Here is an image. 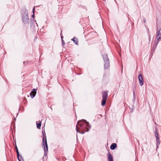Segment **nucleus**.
<instances>
[{"instance_id":"nucleus-1","label":"nucleus","mask_w":161,"mask_h":161,"mask_svg":"<svg viewBox=\"0 0 161 161\" xmlns=\"http://www.w3.org/2000/svg\"><path fill=\"white\" fill-rule=\"evenodd\" d=\"M91 126L89 123L86 120L83 119L77 122L76 126V130L77 132L81 134H84L85 132H88Z\"/></svg>"},{"instance_id":"nucleus-2","label":"nucleus","mask_w":161,"mask_h":161,"mask_svg":"<svg viewBox=\"0 0 161 161\" xmlns=\"http://www.w3.org/2000/svg\"><path fill=\"white\" fill-rule=\"evenodd\" d=\"M22 21L25 24H28L29 22V19L28 15V11L25 10L22 13Z\"/></svg>"},{"instance_id":"nucleus-3","label":"nucleus","mask_w":161,"mask_h":161,"mask_svg":"<svg viewBox=\"0 0 161 161\" xmlns=\"http://www.w3.org/2000/svg\"><path fill=\"white\" fill-rule=\"evenodd\" d=\"M156 36L157 39L158 40L161 39V28H159L158 25L157 26Z\"/></svg>"},{"instance_id":"nucleus-4","label":"nucleus","mask_w":161,"mask_h":161,"mask_svg":"<svg viewBox=\"0 0 161 161\" xmlns=\"http://www.w3.org/2000/svg\"><path fill=\"white\" fill-rule=\"evenodd\" d=\"M42 136H43V138H42V142H43V144L44 143V140H45V145H46V149H47V151H48V146H47V139H46V134H45V131L44 130V131H42Z\"/></svg>"},{"instance_id":"nucleus-5","label":"nucleus","mask_w":161,"mask_h":161,"mask_svg":"<svg viewBox=\"0 0 161 161\" xmlns=\"http://www.w3.org/2000/svg\"><path fill=\"white\" fill-rule=\"evenodd\" d=\"M138 80L139 82V84L141 86H142L143 84V79L142 74H140L138 76Z\"/></svg>"},{"instance_id":"nucleus-6","label":"nucleus","mask_w":161,"mask_h":161,"mask_svg":"<svg viewBox=\"0 0 161 161\" xmlns=\"http://www.w3.org/2000/svg\"><path fill=\"white\" fill-rule=\"evenodd\" d=\"M37 89H33V91L30 93V96L32 98L36 95V93Z\"/></svg>"},{"instance_id":"nucleus-7","label":"nucleus","mask_w":161,"mask_h":161,"mask_svg":"<svg viewBox=\"0 0 161 161\" xmlns=\"http://www.w3.org/2000/svg\"><path fill=\"white\" fill-rule=\"evenodd\" d=\"M104 69H108L110 67V64L109 61H104Z\"/></svg>"},{"instance_id":"nucleus-8","label":"nucleus","mask_w":161,"mask_h":161,"mask_svg":"<svg viewBox=\"0 0 161 161\" xmlns=\"http://www.w3.org/2000/svg\"><path fill=\"white\" fill-rule=\"evenodd\" d=\"M108 96V92H103L102 94V99H107Z\"/></svg>"},{"instance_id":"nucleus-9","label":"nucleus","mask_w":161,"mask_h":161,"mask_svg":"<svg viewBox=\"0 0 161 161\" xmlns=\"http://www.w3.org/2000/svg\"><path fill=\"white\" fill-rule=\"evenodd\" d=\"M154 43L153 44V47L152 49V50L153 51H154L156 49L157 46L158 45V44L159 42V40H158L157 41V42H156L155 41H154Z\"/></svg>"},{"instance_id":"nucleus-10","label":"nucleus","mask_w":161,"mask_h":161,"mask_svg":"<svg viewBox=\"0 0 161 161\" xmlns=\"http://www.w3.org/2000/svg\"><path fill=\"white\" fill-rule=\"evenodd\" d=\"M103 59L104 61H109L108 56V55L107 54H105L102 55Z\"/></svg>"},{"instance_id":"nucleus-11","label":"nucleus","mask_w":161,"mask_h":161,"mask_svg":"<svg viewBox=\"0 0 161 161\" xmlns=\"http://www.w3.org/2000/svg\"><path fill=\"white\" fill-rule=\"evenodd\" d=\"M108 156L109 161H113V156L111 154L110 152H108Z\"/></svg>"},{"instance_id":"nucleus-12","label":"nucleus","mask_w":161,"mask_h":161,"mask_svg":"<svg viewBox=\"0 0 161 161\" xmlns=\"http://www.w3.org/2000/svg\"><path fill=\"white\" fill-rule=\"evenodd\" d=\"M117 147V144L115 143H112L110 146V148L111 150H114Z\"/></svg>"},{"instance_id":"nucleus-13","label":"nucleus","mask_w":161,"mask_h":161,"mask_svg":"<svg viewBox=\"0 0 161 161\" xmlns=\"http://www.w3.org/2000/svg\"><path fill=\"white\" fill-rule=\"evenodd\" d=\"M36 125L37 128H40L41 126V121H36Z\"/></svg>"},{"instance_id":"nucleus-14","label":"nucleus","mask_w":161,"mask_h":161,"mask_svg":"<svg viewBox=\"0 0 161 161\" xmlns=\"http://www.w3.org/2000/svg\"><path fill=\"white\" fill-rule=\"evenodd\" d=\"M71 40L73 41L74 42L76 45H77L78 43L77 39L75 37H74L71 39Z\"/></svg>"},{"instance_id":"nucleus-15","label":"nucleus","mask_w":161,"mask_h":161,"mask_svg":"<svg viewBox=\"0 0 161 161\" xmlns=\"http://www.w3.org/2000/svg\"><path fill=\"white\" fill-rule=\"evenodd\" d=\"M156 145H157V149L158 147V146L160 144L159 138L156 139Z\"/></svg>"},{"instance_id":"nucleus-16","label":"nucleus","mask_w":161,"mask_h":161,"mask_svg":"<svg viewBox=\"0 0 161 161\" xmlns=\"http://www.w3.org/2000/svg\"><path fill=\"white\" fill-rule=\"evenodd\" d=\"M107 99H102V101L101 103V105L103 106H104L105 105Z\"/></svg>"},{"instance_id":"nucleus-17","label":"nucleus","mask_w":161,"mask_h":161,"mask_svg":"<svg viewBox=\"0 0 161 161\" xmlns=\"http://www.w3.org/2000/svg\"><path fill=\"white\" fill-rule=\"evenodd\" d=\"M155 136L156 139H158V138H159L158 136V133L157 131V130H156L155 133Z\"/></svg>"},{"instance_id":"nucleus-18","label":"nucleus","mask_w":161,"mask_h":161,"mask_svg":"<svg viewBox=\"0 0 161 161\" xmlns=\"http://www.w3.org/2000/svg\"><path fill=\"white\" fill-rule=\"evenodd\" d=\"M42 146H44V156H46L47 155V153H46V150H45V147H46V145H45L43 143V144L42 145Z\"/></svg>"},{"instance_id":"nucleus-19","label":"nucleus","mask_w":161,"mask_h":161,"mask_svg":"<svg viewBox=\"0 0 161 161\" xmlns=\"http://www.w3.org/2000/svg\"><path fill=\"white\" fill-rule=\"evenodd\" d=\"M35 7H33V8L32 12L33 13V15H32V17H33V18H34V14L35 12Z\"/></svg>"},{"instance_id":"nucleus-20","label":"nucleus","mask_w":161,"mask_h":161,"mask_svg":"<svg viewBox=\"0 0 161 161\" xmlns=\"http://www.w3.org/2000/svg\"><path fill=\"white\" fill-rule=\"evenodd\" d=\"M16 153L17 154V158H19V153L18 150H17V151H16Z\"/></svg>"},{"instance_id":"nucleus-21","label":"nucleus","mask_w":161,"mask_h":161,"mask_svg":"<svg viewBox=\"0 0 161 161\" xmlns=\"http://www.w3.org/2000/svg\"><path fill=\"white\" fill-rule=\"evenodd\" d=\"M62 44L63 45H64L65 44V43H64V41L63 39H62Z\"/></svg>"},{"instance_id":"nucleus-22","label":"nucleus","mask_w":161,"mask_h":161,"mask_svg":"<svg viewBox=\"0 0 161 161\" xmlns=\"http://www.w3.org/2000/svg\"><path fill=\"white\" fill-rule=\"evenodd\" d=\"M148 37H149V40L150 42L151 41V37H150V35L149 34H148Z\"/></svg>"},{"instance_id":"nucleus-23","label":"nucleus","mask_w":161,"mask_h":161,"mask_svg":"<svg viewBox=\"0 0 161 161\" xmlns=\"http://www.w3.org/2000/svg\"><path fill=\"white\" fill-rule=\"evenodd\" d=\"M19 157L20 159H22L23 161H24L23 160V159L21 155H19Z\"/></svg>"},{"instance_id":"nucleus-24","label":"nucleus","mask_w":161,"mask_h":161,"mask_svg":"<svg viewBox=\"0 0 161 161\" xmlns=\"http://www.w3.org/2000/svg\"><path fill=\"white\" fill-rule=\"evenodd\" d=\"M18 159L19 160V161H21V160L20 159V157H19V158H18Z\"/></svg>"},{"instance_id":"nucleus-25","label":"nucleus","mask_w":161,"mask_h":161,"mask_svg":"<svg viewBox=\"0 0 161 161\" xmlns=\"http://www.w3.org/2000/svg\"><path fill=\"white\" fill-rule=\"evenodd\" d=\"M16 151H17V150H18V148L16 145Z\"/></svg>"},{"instance_id":"nucleus-26","label":"nucleus","mask_w":161,"mask_h":161,"mask_svg":"<svg viewBox=\"0 0 161 161\" xmlns=\"http://www.w3.org/2000/svg\"><path fill=\"white\" fill-rule=\"evenodd\" d=\"M135 92H133V95H134V97H135Z\"/></svg>"},{"instance_id":"nucleus-27","label":"nucleus","mask_w":161,"mask_h":161,"mask_svg":"<svg viewBox=\"0 0 161 161\" xmlns=\"http://www.w3.org/2000/svg\"><path fill=\"white\" fill-rule=\"evenodd\" d=\"M63 36H61V40H62V39H63Z\"/></svg>"},{"instance_id":"nucleus-28","label":"nucleus","mask_w":161,"mask_h":161,"mask_svg":"<svg viewBox=\"0 0 161 161\" xmlns=\"http://www.w3.org/2000/svg\"><path fill=\"white\" fill-rule=\"evenodd\" d=\"M146 20H144V23H145V22L146 21Z\"/></svg>"},{"instance_id":"nucleus-29","label":"nucleus","mask_w":161,"mask_h":161,"mask_svg":"<svg viewBox=\"0 0 161 161\" xmlns=\"http://www.w3.org/2000/svg\"><path fill=\"white\" fill-rule=\"evenodd\" d=\"M36 24L37 25V26H38V25L37 23H36Z\"/></svg>"},{"instance_id":"nucleus-30","label":"nucleus","mask_w":161,"mask_h":161,"mask_svg":"<svg viewBox=\"0 0 161 161\" xmlns=\"http://www.w3.org/2000/svg\"><path fill=\"white\" fill-rule=\"evenodd\" d=\"M25 62H24V64H25Z\"/></svg>"}]
</instances>
